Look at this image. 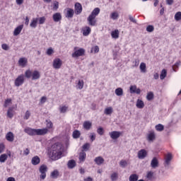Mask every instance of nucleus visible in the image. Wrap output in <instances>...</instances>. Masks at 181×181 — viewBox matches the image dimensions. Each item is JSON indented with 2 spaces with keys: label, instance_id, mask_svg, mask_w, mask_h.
Wrapping results in <instances>:
<instances>
[{
  "label": "nucleus",
  "instance_id": "1",
  "mask_svg": "<svg viewBox=\"0 0 181 181\" xmlns=\"http://www.w3.org/2000/svg\"><path fill=\"white\" fill-rule=\"evenodd\" d=\"M63 155V146L60 143H55L52 146L51 158L57 160Z\"/></svg>",
  "mask_w": 181,
  "mask_h": 181
},
{
  "label": "nucleus",
  "instance_id": "2",
  "mask_svg": "<svg viewBox=\"0 0 181 181\" xmlns=\"http://www.w3.org/2000/svg\"><path fill=\"white\" fill-rule=\"evenodd\" d=\"M78 49V47H75L74 48V52L72 53V57H74V59L80 57L81 56H84V54L86 53V49L83 48H80L78 49Z\"/></svg>",
  "mask_w": 181,
  "mask_h": 181
},
{
  "label": "nucleus",
  "instance_id": "3",
  "mask_svg": "<svg viewBox=\"0 0 181 181\" xmlns=\"http://www.w3.org/2000/svg\"><path fill=\"white\" fill-rule=\"evenodd\" d=\"M39 171H40V173H41V175H40V178L42 180H45L46 179V173L47 172V165H40L39 168Z\"/></svg>",
  "mask_w": 181,
  "mask_h": 181
},
{
  "label": "nucleus",
  "instance_id": "4",
  "mask_svg": "<svg viewBox=\"0 0 181 181\" xmlns=\"http://www.w3.org/2000/svg\"><path fill=\"white\" fill-rule=\"evenodd\" d=\"M23 83H25V76L21 74L16 78L14 83L16 87H21Z\"/></svg>",
  "mask_w": 181,
  "mask_h": 181
},
{
  "label": "nucleus",
  "instance_id": "5",
  "mask_svg": "<svg viewBox=\"0 0 181 181\" xmlns=\"http://www.w3.org/2000/svg\"><path fill=\"white\" fill-rule=\"evenodd\" d=\"M62 64H63V62H62V59H60L59 58H56L53 61L52 66H53L54 69L59 70V69H60L62 67Z\"/></svg>",
  "mask_w": 181,
  "mask_h": 181
},
{
  "label": "nucleus",
  "instance_id": "6",
  "mask_svg": "<svg viewBox=\"0 0 181 181\" xmlns=\"http://www.w3.org/2000/svg\"><path fill=\"white\" fill-rule=\"evenodd\" d=\"M74 12L76 15H80L83 12V6L81 4L77 2L74 5Z\"/></svg>",
  "mask_w": 181,
  "mask_h": 181
},
{
  "label": "nucleus",
  "instance_id": "7",
  "mask_svg": "<svg viewBox=\"0 0 181 181\" xmlns=\"http://www.w3.org/2000/svg\"><path fill=\"white\" fill-rule=\"evenodd\" d=\"M137 156L139 159H145L148 156V151L145 149H141L138 151Z\"/></svg>",
  "mask_w": 181,
  "mask_h": 181
},
{
  "label": "nucleus",
  "instance_id": "8",
  "mask_svg": "<svg viewBox=\"0 0 181 181\" xmlns=\"http://www.w3.org/2000/svg\"><path fill=\"white\" fill-rule=\"evenodd\" d=\"M121 132H117V131H113L112 132L109 133V135L112 139H118L122 135Z\"/></svg>",
  "mask_w": 181,
  "mask_h": 181
},
{
  "label": "nucleus",
  "instance_id": "9",
  "mask_svg": "<svg viewBox=\"0 0 181 181\" xmlns=\"http://www.w3.org/2000/svg\"><path fill=\"white\" fill-rule=\"evenodd\" d=\"M65 11H66L65 16L68 19H71V18L74 16V10L73 8H67L66 9H65Z\"/></svg>",
  "mask_w": 181,
  "mask_h": 181
},
{
  "label": "nucleus",
  "instance_id": "10",
  "mask_svg": "<svg viewBox=\"0 0 181 181\" xmlns=\"http://www.w3.org/2000/svg\"><path fill=\"white\" fill-rule=\"evenodd\" d=\"M87 21L90 26H95L97 24V20H95V17H93V16H89L87 18Z\"/></svg>",
  "mask_w": 181,
  "mask_h": 181
},
{
  "label": "nucleus",
  "instance_id": "11",
  "mask_svg": "<svg viewBox=\"0 0 181 181\" xmlns=\"http://www.w3.org/2000/svg\"><path fill=\"white\" fill-rule=\"evenodd\" d=\"M24 132H25V134H28V135H30V136H33L36 135V129L27 127L24 129Z\"/></svg>",
  "mask_w": 181,
  "mask_h": 181
},
{
  "label": "nucleus",
  "instance_id": "12",
  "mask_svg": "<svg viewBox=\"0 0 181 181\" xmlns=\"http://www.w3.org/2000/svg\"><path fill=\"white\" fill-rule=\"evenodd\" d=\"M49 132L47 128L44 129H37L35 132V135H46Z\"/></svg>",
  "mask_w": 181,
  "mask_h": 181
},
{
  "label": "nucleus",
  "instance_id": "13",
  "mask_svg": "<svg viewBox=\"0 0 181 181\" xmlns=\"http://www.w3.org/2000/svg\"><path fill=\"white\" fill-rule=\"evenodd\" d=\"M129 90L131 94H141V89L137 88L135 85L131 86Z\"/></svg>",
  "mask_w": 181,
  "mask_h": 181
},
{
  "label": "nucleus",
  "instance_id": "14",
  "mask_svg": "<svg viewBox=\"0 0 181 181\" xmlns=\"http://www.w3.org/2000/svg\"><path fill=\"white\" fill-rule=\"evenodd\" d=\"M151 166L153 169H156V168L159 167V161L156 157H154L151 162Z\"/></svg>",
  "mask_w": 181,
  "mask_h": 181
},
{
  "label": "nucleus",
  "instance_id": "15",
  "mask_svg": "<svg viewBox=\"0 0 181 181\" xmlns=\"http://www.w3.org/2000/svg\"><path fill=\"white\" fill-rule=\"evenodd\" d=\"M170 160H172V154L168 153L167 156H165V160L164 163L165 168H167V166L170 165Z\"/></svg>",
  "mask_w": 181,
  "mask_h": 181
},
{
  "label": "nucleus",
  "instance_id": "16",
  "mask_svg": "<svg viewBox=\"0 0 181 181\" xmlns=\"http://www.w3.org/2000/svg\"><path fill=\"white\" fill-rule=\"evenodd\" d=\"M156 139V136L155 135V132H151L147 136V141H148V142H153Z\"/></svg>",
  "mask_w": 181,
  "mask_h": 181
},
{
  "label": "nucleus",
  "instance_id": "17",
  "mask_svg": "<svg viewBox=\"0 0 181 181\" xmlns=\"http://www.w3.org/2000/svg\"><path fill=\"white\" fill-rule=\"evenodd\" d=\"M52 18L54 22H60L62 21V13H55L52 16Z\"/></svg>",
  "mask_w": 181,
  "mask_h": 181
},
{
  "label": "nucleus",
  "instance_id": "18",
  "mask_svg": "<svg viewBox=\"0 0 181 181\" xmlns=\"http://www.w3.org/2000/svg\"><path fill=\"white\" fill-rule=\"evenodd\" d=\"M105 161V160L103 159V157L101 156H98L94 159V162L96 163V165H98V166L103 165V163H104V162Z\"/></svg>",
  "mask_w": 181,
  "mask_h": 181
},
{
  "label": "nucleus",
  "instance_id": "19",
  "mask_svg": "<svg viewBox=\"0 0 181 181\" xmlns=\"http://www.w3.org/2000/svg\"><path fill=\"white\" fill-rule=\"evenodd\" d=\"M31 163L34 166L39 165V163H40V158H39L37 156H34L31 160Z\"/></svg>",
  "mask_w": 181,
  "mask_h": 181
},
{
  "label": "nucleus",
  "instance_id": "20",
  "mask_svg": "<svg viewBox=\"0 0 181 181\" xmlns=\"http://www.w3.org/2000/svg\"><path fill=\"white\" fill-rule=\"evenodd\" d=\"M22 29H23V25H20L17 28H15L13 31V35L18 36V35L21 34V32H22Z\"/></svg>",
  "mask_w": 181,
  "mask_h": 181
},
{
  "label": "nucleus",
  "instance_id": "21",
  "mask_svg": "<svg viewBox=\"0 0 181 181\" xmlns=\"http://www.w3.org/2000/svg\"><path fill=\"white\" fill-rule=\"evenodd\" d=\"M15 136H13V133L9 132L6 135V139L8 141V142H13Z\"/></svg>",
  "mask_w": 181,
  "mask_h": 181
},
{
  "label": "nucleus",
  "instance_id": "22",
  "mask_svg": "<svg viewBox=\"0 0 181 181\" xmlns=\"http://www.w3.org/2000/svg\"><path fill=\"white\" fill-rule=\"evenodd\" d=\"M38 22H39V18H33L30 24V28H33L34 29L36 28L37 26Z\"/></svg>",
  "mask_w": 181,
  "mask_h": 181
},
{
  "label": "nucleus",
  "instance_id": "23",
  "mask_svg": "<svg viewBox=\"0 0 181 181\" xmlns=\"http://www.w3.org/2000/svg\"><path fill=\"white\" fill-rule=\"evenodd\" d=\"M91 127H93V123H91V122L86 121L83 122V128L86 129V131H90Z\"/></svg>",
  "mask_w": 181,
  "mask_h": 181
},
{
  "label": "nucleus",
  "instance_id": "24",
  "mask_svg": "<svg viewBox=\"0 0 181 181\" xmlns=\"http://www.w3.org/2000/svg\"><path fill=\"white\" fill-rule=\"evenodd\" d=\"M76 160H69L67 163V167L69 169H74L76 168Z\"/></svg>",
  "mask_w": 181,
  "mask_h": 181
},
{
  "label": "nucleus",
  "instance_id": "25",
  "mask_svg": "<svg viewBox=\"0 0 181 181\" xmlns=\"http://www.w3.org/2000/svg\"><path fill=\"white\" fill-rule=\"evenodd\" d=\"M28 63V59L26 58H20L18 60V64L19 66H21V67H25Z\"/></svg>",
  "mask_w": 181,
  "mask_h": 181
},
{
  "label": "nucleus",
  "instance_id": "26",
  "mask_svg": "<svg viewBox=\"0 0 181 181\" xmlns=\"http://www.w3.org/2000/svg\"><path fill=\"white\" fill-rule=\"evenodd\" d=\"M40 78V72L39 71H34L33 72L32 80H39Z\"/></svg>",
  "mask_w": 181,
  "mask_h": 181
},
{
  "label": "nucleus",
  "instance_id": "27",
  "mask_svg": "<svg viewBox=\"0 0 181 181\" xmlns=\"http://www.w3.org/2000/svg\"><path fill=\"white\" fill-rule=\"evenodd\" d=\"M90 33H91V28L90 27L86 26L83 29V36H88Z\"/></svg>",
  "mask_w": 181,
  "mask_h": 181
},
{
  "label": "nucleus",
  "instance_id": "28",
  "mask_svg": "<svg viewBox=\"0 0 181 181\" xmlns=\"http://www.w3.org/2000/svg\"><path fill=\"white\" fill-rule=\"evenodd\" d=\"M136 107L139 109L144 108L145 107V103L141 100L138 99L136 101Z\"/></svg>",
  "mask_w": 181,
  "mask_h": 181
},
{
  "label": "nucleus",
  "instance_id": "29",
  "mask_svg": "<svg viewBox=\"0 0 181 181\" xmlns=\"http://www.w3.org/2000/svg\"><path fill=\"white\" fill-rule=\"evenodd\" d=\"M59 170H54L51 173L50 177H52V179H57V177H59Z\"/></svg>",
  "mask_w": 181,
  "mask_h": 181
},
{
  "label": "nucleus",
  "instance_id": "30",
  "mask_svg": "<svg viewBox=\"0 0 181 181\" xmlns=\"http://www.w3.org/2000/svg\"><path fill=\"white\" fill-rule=\"evenodd\" d=\"M100 13V8H95L90 13V16H93V18H97L98 14Z\"/></svg>",
  "mask_w": 181,
  "mask_h": 181
},
{
  "label": "nucleus",
  "instance_id": "31",
  "mask_svg": "<svg viewBox=\"0 0 181 181\" xmlns=\"http://www.w3.org/2000/svg\"><path fill=\"white\" fill-rule=\"evenodd\" d=\"M115 93L116 95H117L118 97H121V95H124V90H122V88H116Z\"/></svg>",
  "mask_w": 181,
  "mask_h": 181
},
{
  "label": "nucleus",
  "instance_id": "32",
  "mask_svg": "<svg viewBox=\"0 0 181 181\" xmlns=\"http://www.w3.org/2000/svg\"><path fill=\"white\" fill-rule=\"evenodd\" d=\"M80 135H81V133L78 130H74L72 134V136L74 139H78V138H80Z\"/></svg>",
  "mask_w": 181,
  "mask_h": 181
},
{
  "label": "nucleus",
  "instance_id": "33",
  "mask_svg": "<svg viewBox=\"0 0 181 181\" xmlns=\"http://www.w3.org/2000/svg\"><path fill=\"white\" fill-rule=\"evenodd\" d=\"M111 35L113 39H118V37H119V31L118 30H115L112 32Z\"/></svg>",
  "mask_w": 181,
  "mask_h": 181
},
{
  "label": "nucleus",
  "instance_id": "34",
  "mask_svg": "<svg viewBox=\"0 0 181 181\" xmlns=\"http://www.w3.org/2000/svg\"><path fill=\"white\" fill-rule=\"evenodd\" d=\"M138 179H139V176L136 174H132L129 177V181H138Z\"/></svg>",
  "mask_w": 181,
  "mask_h": 181
},
{
  "label": "nucleus",
  "instance_id": "35",
  "mask_svg": "<svg viewBox=\"0 0 181 181\" xmlns=\"http://www.w3.org/2000/svg\"><path fill=\"white\" fill-rule=\"evenodd\" d=\"M86 152L84 151L81 152L79 154L80 162H84L86 160Z\"/></svg>",
  "mask_w": 181,
  "mask_h": 181
},
{
  "label": "nucleus",
  "instance_id": "36",
  "mask_svg": "<svg viewBox=\"0 0 181 181\" xmlns=\"http://www.w3.org/2000/svg\"><path fill=\"white\" fill-rule=\"evenodd\" d=\"M7 117L8 118H13V107H9L7 111Z\"/></svg>",
  "mask_w": 181,
  "mask_h": 181
},
{
  "label": "nucleus",
  "instance_id": "37",
  "mask_svg": "<svg viewBox=\"0 0 181 181\" xmlns=\"http://www.w3.org/2000/svg\"><path fill=\"white\" fill-rule=\"evenodd\" d=\"M8 160V156L6 154H1L0 156V162L1 163H5Z\"/></svg>",
  "mask_w": 181,
  "mask_h": 181
},
{
  "label": "nucleus",
  "instance_id": "38",
  "mask_svg": "<svg viewBox=\"0 0 181 181\" xmlns=\"http://www.w3.org/2000/svg\"><path fill=\"white\" fill-rule=\"evenodd\" d=\"M156 129L158 132H162V131L165 129V127L163 126V124H158L156 125Z\"/></svg>",
  "mask_w": 181,
  "mask_h": 181
},
{
  "label": "nucleus",
  "instance_id": "39",
  "mask_svg": "<svg viewBox=\"0 0 181 181\" xmlns=\"http://www.w3.org/2000/svg\"><path fill=\"white\" fill-rule=\"evenodd\" d=\"M104 114H105L106 115H111V114H112V107H109L107 108H105L104 111Z\"/></svg>",
  "mask_w": 181,
  "mask_h": 181
},
{
  "label": "nucleus",
  "instance_id": "40",
  "mask_svg": "<svg viewBox=\"0 0 181 181\" xmlns=\"http://www.w3.org/2000/svg\"><path fill=\"white\" fill-rule=\"evenodd\" d=\"M140 70L142 73H146V64L141 62L140 64Z\"/></svg>",
  "mask_w": 181,
  "mask_h": 181
},
{
  "label": "nucleus",
  "instance_id": "41",
  "mask_svg": "<svg viewBox=\"0 0 181 181\" xmlns=\"http://www.w3.org/2000/svg\"><path fill=\"white\" fill-rule=\"evenodd\" d=\"M33 72H32L30 69H28L25 72V76L26 78H30V77H33Z\"/></svg>",
  "mask_w": 181,
  "mask_h": 181
},
{
  "label": "nucleus",
  "instance_id": "42",
  "mask_svg": "<svg viewBox=\"0 0 181 181\" xmlns=\"http://www.w3.org/2000/svg\"><path fill=\"white\" fill-rule=\"evenodd\" d=\"M77 88H78L79 90H83V87H84V81L83 80H79L78 82V85H77Z\"/></svg>",
  "mask_w": 181,
  "mask_h": 181
},
{
  "label": "nucleus",
  "instance_id": "43",
  "mask_svg": "<svg viewBox=\"0 0 181 181\" xmlns=\"http://www.w3.org/2000/svg\"><path fill=\"white\" fill-rule=\"evenodd\" d=\"M119 16V14H118L117 12H113L110 15L111 19H113V21H116V19H118Z\"/></svg>",
  "mask_w": 181,
  "mask_h": 181
},
{
  "label": "nucleus",
  "instance_id": "44",
  "mask_svg": "<svg viewBox=\"0 0 181 181\" xmlns=\"http://www.w3.org/2000/svg\"><path fill=\"white\" fill-rule=\"evenodd\" d=\"M100 52V47L98 46L93 47L90 49V53H98Z\"/></svg>",
  "mask_w": 181,
  "mask_h": 181
},
{
  "label": "nucleus",
  "instance_id": "45",
  "mask_svg": "<svg viewBox=\"0 0 181 181\" xmlns=\"http://www.w3.org/2000/svg\"><path fill=\"white\" fill-rule=\"evenodd\" d=\"M166 74H167L166 69H163V70L161 71V74H160V80L165 79V77H166Z\"/></svg>",
  "mask_w": 181,
  "mask_h": 181
},
{
  "label": "nucleus",
  "instance_id": "46",
  "mask_svg": "<svg viewBox=\"0 0 181 181\" xmlns=\"http://www.w3.org/2000/svg\"><path fill=\"white\" fill-rule=\"evenodd\" d=\"M146 98L148 101H151L153 100V92H148L146 95Z\"/></svg>",
  "mask_w": 181,
  "mask_h": 181
},
{
  "label": "nucleus",
  "instance_id": "47",
  "mask_svg": "<svg viewBox=\"0 0 181 181\" xmlns=\"http://www.w3.org/2000/svg\"><path fill=\"white\" fill-rule=\"evenodd\" d=\"M47 122V129H52L53 128V122L50 120H46Z\"/></svg>",
  "mask_w": 181,
  "mask_h": 181
},
{
  "label": "nucleus",
  "instance_id": "48",
  "mask_svg": "<svg viewBox=\"0 0 181 181\" xmlns=\"http://www.w3.org/2000/svg\"><path fill=\"white\" fill-rule=\"evenodd\" d=\"M146 177L148 178V180H152V179H153V172L148 171L147 173Z\"/></svg>",
  "mask_w": 181,
  "mask_h": 181
},
{
  "label": "nucleus",
  "instance_id": "49",
  "mask_svg": "<svg viewBox=\"0 0 181 181\" xmlns=\"http://www.w3.org/2000/svg\"><path fill=\"white\" fill-rule=\"evenodd\" d=\"M180 61H178L173 66V69L174 70V71H176L179 69V66H180Z\"/></svg>",
  "mask_w": 181,
  "mask_h": 181
},
{
  "label": "nucleus",
  "instance_id": "50",
  "mask_svg": "<svg viewBox=\"0 0 181 181\" xmlns=\"http://www.w3.org/2000/svg\"><path fill=\"white\" fill-rule=\"evenodd\" d=\"M175 20L177 21V22L179 21H181V12L180 11H178L175 13Z\"/></svg>",
  "mask_w": 181,
  "mask_h": 181
},
{
  "label": "nucleus",
  "instance_id": "51",
  "mask_svg": "<svg viewBox=\"0 0 181 181\" xmlns=\"http://www.w3.org/2000/svg\"><path fill=\"white\" fill-rule=\"evenodd\" d=\"M110 179L112 181H115L118 179V174L117 173H113L111 176Z\"/></svg>",
  "mask_w": 181,
  "mask_h": 181
},
{
  "label": "nucleus",
  "instance_id": "52",
  "mask_svg": "<svg viewBox=\"0 0 181 181\" xmlns=\"http://www.w3.org/2000/svg\"><path fill=\"white\" fill-rule=\"evenodd\" d=\"M38 22H39V25H43V23L46 22V17L42 16V17L38 18Z\"/></svg>",
  "mask_w": 181,
  "mask_h": 181
},
{
  "label": "nucleus",
  "instance_id": "53",
  "mask_svg": "<svg viewBox=\"0 0 181 181\" xmlns=\"http://www.w3.org/2000/svg\"><path fill=\"white\" fill-rule=\"evenodd\" d=\"M69 107L66 106H60L59 107V111L62 114H64V112H66L67 111V109Z\"/></svg>",
  "mask_w": 181,
  "mask_h": 181
},
{
  "label": "nucleus",
  "instance_id": "54",
  "mask_svg": "<svg viewBox=\"0 0 181 181\" xmlns=\"http://www.w3.org/2000/svg\"><path fill=\"white\" fill-rule=\"evenodd\" d=\"M146 30L149 33H152V32H153V30H155V27H153V25H148L147 27H146Z\"/></svg>",
  "mask_w": 181,
  "mask_h": 181
},
{
  "label": "nucleus",
  "instance_id": "55",
  "mask_svg": "<svg viewBox=\"0 0 181 181\" xmlns=\"http://www.w3.org/2000/svg\"><path fill=\"white\" fill-rule=\"evenodd\" d=\"M90 146H91V145L89 143H86L83 145L82 148L84 151H88V149H90Z\"/></svg>",
  "mask_w": 181,
  "mask_h": 181
},
{
  "label": "nucleus",
  "instance_id": "56",
  "mask_svg": "<svg viewBox=\"0 0 181 181\" xmlns=\"http://www.w3.org/2000/svg\"><path fill=\"white\" fill-rule=\"evenodd\" d=\"M119 165L122 168H125V166H127V165H128V163H127V160H122L119 162Z\"/></svg>",
  "mask_w": 181,
  "mask_h": 181
},
{
  "label": "nucleus",
  "instance_id": "57",
  "mask_svg": "<svg viewBox=\"0 0 181 181\" xmlns=\"http://www.w3.org/2000/svg\"><path fill=\"white\" fill-rule=\"evenodd\" d=\"M89 138L91 141V142H94V141H95V133H90Z\"/></svg>",
  "mask_w": 181,
  "mask_h": 181
},
{
  "label": "nucleus",
  "instance_id": "58",
  "mask_svg": "<svg viewBox=\"0 0 181 181\" xmlns=\"http://www.w3.org/2000/svg\"><path fill=\"white\" fill-rule=\"evenodd\" d=\"M97 132L99 135H104V129L103 127H99L97 129Z\"/></svg>",
  "mask_w": 181,
  "mask_h": 181
},
{
  "label": "nucleus",
  "instance_id": "59",
  "mask_svg": "<svg viewBox=\"0 0 181 181\" xmlns=\"http://www.w3.org/2000/svg\"><path fill=\"white\" fill-rule=\"evenodd\" d=\"M53 53H54V51L53 50V49L52 47L49 48L47 50V54L48 56H52V54H53Z\"/></svg>",
  "mask_w": 181,
  "mask_h": 181
},
{
  "label": "nucleus",
  "instance_id": "60",
  "mask_svg": "<svg viewBox=\"0 0 181 181\" xmlns=\"http://www.w3.org/2000/svg\"><path fill=\"white\" fill-rule=\"evenodd\" d=\"M54 11H57L59 9V1H55L53 4Z\"/></svg>",
  "mask_w": 181,
  "mask_h": 181
},
{
  "label": "nucleus",
  "instance_id": "61",
  "mask_svg": "<svg viewBox=\"0 0 181 181\" xmlns=\"http://www.w3.org/2000/svg\"><path fill=\"white\" fill-rule=\"evenodd\" d=\"M30 117V112H29V110H27L24 116V119H29Z\"/></svg>",
  "mask_w": 181,
  "mask_h": 181
},
{
  "label": "nucleus",
  "instance_id": "62",
  "mask_svg": "<svg viewBox=\"0 0 181 181\" xmlns=\"http://www.w3.org/2000/svg\"><path fill=\"white\" fill-rule=\"evenodd\" d=\"M1 49H3V50H9V46L6 44H2Z\"/></svg>",
  "mask_w": 181,
  "mask_h": 181
},
{
  "label": "nucleus",
  "instance_id": "63",
  "mask_svg": "<svg viewBox=\"0 0 181 181\" xmlns=\"http://www.w3.org/2000/svg\"><path fill=\"white\" fill-rule=\"evenodd\" d=\"M11 103H12V100L11 99H7L5 100V103H4V107H8V104H11Z\"/></svg>",
  "mask_w": 181,
  "mask_h": 181
},
{
  "label": "nucleus",
  "instance_id": "64",
  "mask_svg": "<svg viewBox=\"0 0 181 181\" xmlns=\"http://www.w3.org/2000/svg\"><path fill=\"white\" fill-rule=\"evenodd\" d=\"M129 19L133 23H136V20H135V18H134V17H132V16H129Z\"/></svg>",
  "mask_w": 181,
  "mask_h": 181
}]
</instances>
